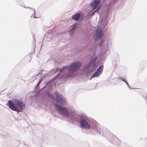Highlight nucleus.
Returning <instances> with one entry per match:
<instances>
[{"instance_id": "obj_1", "label": "nucleus", "mask_w": 147, "mask_h": 147, "mask_svg": "<svg viewBox=\"0 0 147 147\" xmlns=\"http://www.w3.org/2000/svg\"><path fill=\"white\" fill-rule=\"evenodd\" d=\"M90 119L86 114H82L81 115L80 122V125L81 128L90 129Z\"/></svg>"}, {"instance_id": "obj_2", "label": "nucleus", "mask_w": 147, "mask_h": 147, "mask_svg": "<svg viewBox=\"0 0 147 147\" xmlns=\"http://www.w3.org/2000/svg\"><path fill=\"white\" fill-rule=\"evenodd\" d=\"M81 64L79 62H76L72 63L70 66L67 67L66 66L60 69L61 72L64 71L67 68L68 70L70 71H73L78 69L81 67Z\"/></svg>"}, {"instance_id": "obj_3", "label": "nucleus", "mask_w": 147, "mask_h": 147, "mask_svg": "<svg viewBox=\"0 0 147 147\" xmlns=\"http://www.w3.org/2000/svg\"><path fill=\"white\" fill-rule=\"evenodd\" d=\"M96 40H99L103 36V33L100 28H98L96 31L94 36Z\"/></svg>"}, {"instance_id": "obj_4", "label": "nucleus", "mask_w": 147, "mask_h": 147, "mask_svg": "<svg viewBox=\"0 0 147 147\" xmlns=\"http://www.w3.org/2000/svg\"><path fill=\"white\" fill-rule=\"evenodd\" d=\"M55 95L57 100L56 101L57 102H59L62 105L65 103V100L63 98V96L62 95L59 94L58 92H55Z\"/></svg>"}, {"instance_id": "obj_5", "label": "nucleus", "mask_w": 147, "mask_h": 147, "mask_svg": "<svg viewBox=\"0 0 147 147\" xmlns=\"http://www.w3.org/2000/svg\"><path fill=\"white\" fill-rule=\"evenodd\" d=\"M103 68V65L99 67L97 69V70L95 71L94 74L92 75L90 80H91L92 78H94L95 77H98L102 73Z\"/></svg>"}, {"instance_id": "obj_6", "label": "nucleus", "mask_w": 147, "mask_h": 147, "mask_svg": "<svg viewBox=\"0 0 147 147\" xmlns=\"http://www.w3.org/2000/svg\"><path fill=\"white\" fill-rule=\"evenodd\" d=\"M14 103L17 107L20 108L21 109H23L26 107L24 103L21 101L16 100L14 101Z\"/></svg>"}, {"instance_id": "obj_7", "label": "nucleus", "mask_w": 147, "mask_h": 147, "mask_svg": "<svg viewBox=\"0 0 147 147\" xmlns=\"http://www.w3.org/2000/svg\"><path fill=\"white\" fill-rule=\"evenodd\" d=\"M100 0H94V2L91 4L92 7L93 9H95L97 8V6L99 5Z\"/></svg>"}, {"instance_id": "obj_8", "label": "nucleus", "mask_w": 147, "mask_h": 147, "mask_svg": "<svg viewBox=\"0 0 147 147\" xmlns=\"http://www.w3.org/2000/svg\"><path fill=\"white\" fill-rule=\"evenodd\" d=\"M9 107L12 110H17L15 106V104H14L11 101L9 100L8 102Z\"/></svg>"}, {"instance_id": "obj_9", "label": "nucleus", "mask_w": 147, "mask_h": 147, "mask_svg": "<svg viewBox=\"0 0 147 147\" xmlns=\"http://www.w3.org/2000/svg\"><path fill=\"white\" fill-rule=\"evenodd\" d=\"M80 13H77L74 15L72 16V18L74 20H78L80 16Z\"/></svg>"}, {"instance_id": "obj_10", "label": "nucleus", "mask_w": 147, "mask_h": 147, "mask_svg": "<svg viewBox=\"0 0 147 147\" xmlns=\"http://www.w3.org/2000/svg\"><path fill=\"white\" fill-rule=\"evenodd\" d=\"M60 113L62 115L65 116L67 117L69 115V113L68 111H59Z\"/></svg>"}, {"instance_id": "obj_11", "label": "nucleus", "mask_w": 147, "mask_h": 147, "mask_svg": "<svg viewBox=\"0 0 147 147\" xmlns=\"http://www.w3.org/2000/svg\"><path fill=\"white\" fill-rule=\"evenodd\" d=\"M96 59V57H94V58H92L90 61H89V66L91 65L92 63L95 61Z\"/></svg>"}, {"instance_id": "obj_12", "label": "nucleus", "mask_w": 147, "mask_h": 147, "mask_svg": "<svg viewBox=\"0 0 147 147\" xmlns=\"http://www.w3.org/2000/svg\"><path fill=\"white\" fill-rule=\"evenodd\" d=\"M56 107L58 109H60L59 110H66L65 109L63 108V109H62V107L59 105H57L56 106Z\"/></svg>"}, {"instance_id": "obj_13", "label": "nucleus", "mask_w": 147, "mask_h": 147, "mask_svg": "<svg viewBox=\"0 0 147 147\" xmlns=\"http://www.w3.org/2000/svg\"><path fill=\"white\" fill-rule=\"evenodd\" d=\"M76 26L75 25V26L71 30H70L69 32V34H72L74 32L76 28Z\"/></svg>"}, {"instance_id": "obj_14", "label": "nucleus", "mask_w": 147, "mask_h": 147, "mask_svg": "<svg viewBox=\"0 0 147 147\" xmlns=\"http://www.w3.org/2000/svg\"><path fill=\"white\" fill-rule=\"evenodd\" d=\"M144 97V98L145 100L147 101V94L145 93L143 95Z\"/></svg>"}, {"instance_id": "obj_15", "label": "nucleus", "mask_w": 147, "mask_h": 147, "mask_svg": "<svg viewBox=\"0 0 147 147\" xmlns=\"http://www.w3.org/2000/svg\"><path fill=\"white\" fill-rule=\"evenodd\" d=\"M101 7V6H100L98 8V9L96 10H95V11H94V12H96L98 11V10L99 9H100V7Z\"/></svg>"}, {"instance_id": "obj_16", "label": "nucleus", "mask_w": 147, "mask_h": 147, "mask_svg": "<svg viewBox=\"0 0 147 147\" xmlns=\"http://www.w3.org/2000/svg\"><path fill=\"white\" fill-rule=\"evenodd\" d=\"M95 12H94V11L92 13V14H91V16H92L94 15V13H95Z\"/></svg>"}, {"instance_id": "obj_17", "label": "nucleus", "mask_w": 147, "mask_h": 147, "mask_svg": "<svg viewBox=\"0 0 147 147\" xmlns=\"http://www.w3.org/2000/svg\"><path fill=\"white\" fill-rule=\"evenodd\" d=\"M121 80L124 82H125V81H126V80L125 79H122V78H121Z\"/></svg>"}, {"instance_id": "obj_18", "label": "nucleus", "mask_w": 147, "mask_h": 147, "mask_svg": "<svg viewBox=\"0 0 147 147\" xmlns=\"http://www.w3.org/2000/svg\"><path fill=\"white\" fill-rule=\"evenodd\" d=\"M145 141H147V137L145 138Z\"/></svg>"}, {"instance_id": "obj_19", "label": "nucleus", "mask_w": 147, "mask_h": 147, "mask_svg": "<svg viewBox=\"0 0 147 147\" xmlns=\"http://www.w3.org/2000/svg\"><path fill=\"white\" fill-rule=\"evenodd\" d=\"M125 82L126 83V84L127 85H129V84H128V82H127L126 81H125Z\"/></svg>"}, {"instance_id": "obj_20", "label": "nucleus", "mask_w": 147, "mask_h": 147, "mask_svg": "<svg viewBox=\"0 0 147 147\" xmlns=\"http://www.w3.org/2000/svg\"><path fill=\"white\" fill-rule=\"evenodd\" d=\"M33 11H34V13H35V9H33Z\"/></svg>"}, {"instance_id": "obj_21", "label": "nucleus", "mask_w": 147, "mask_h": 147, "mask_svg": "<svg viewBox=\"0 0 147 147\" xmlns=\"http://www.w3.org/2000/svg\"><path fill=\"white\" fill-rule=\"evenodd\" d=\"M17 111L18 112H20V111Z\"/></svg>"}, {"instance_id": "obj_22", "label": "nucleus", "mask_w": 147, "mask_h": 147, "mask_svg": "<svg viewBox=\"0 0 147 147\" xmlns=\"http://www.w3.org/2000/svg\"><path fill=\"white\" fill-rule=\"evenodd\" d=\"M40 82H38V84H39L40 82Z\"/></svg>"}]
</instances>
